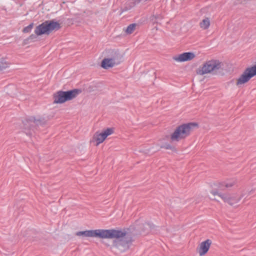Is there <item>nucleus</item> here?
Masks as SVG:
<instances>
[{
  "mask_svg": "<svg viewBox=\"0 0 256 256\" xmlns=\"http://www.w3.org/2000/svg\"><path fill=\"white\" fill-rule=\"evenodd\" d=\"M161 148H164L166 150H173L174 148V146L168 143L164 144L161 146Z\"/></svg>",
  "mask_w": 256,
  "mask_h": 256,
  "instance_id": "21",
  "label": "nucleus"
},
{
  "mask_svg": "<svg viewBox=\"0 0 256 256\" xmlns=\"http://www.w3.org/2000/svg\"><path fill=\"white\" fill-rule=\"evenodd\" d=\"M94 139L96 141V145H98L102 143L105 140L106 138L102 132L98 133L97 132L94 135Z\"/></svg>",
  "mask_w": 256,
  "mask_h": 256,
  "instance_id": "14",
  "label": "nucleus"
},
{
  "mask_svg": "<svg viewBox=\"0 0 256 256\" xmlns=\"http://www.w3.org/2000/svg\"><path fill=\"white\" fill-rule=\"evenodd\" d=\"M136 26V24H130L126 28L125 32L128 34H131L134 30Z\"/></svg>",
  "mask_w": 256,
  "mask_h": 256,
  "instance_id": "16",
  "label": "nucleus"
},
{
  "mask_svg": "<svg viewBox=\"0 0 256 256\" xmlns=\"http://www.w3.org/2000/svg\"><path fill=\"white\" fill-rule=\"evenodd\" d=\"M256 75V73L252 66L246 68L242 74L237 80L236 86H240L248 82L252 77Z\"/></svg>",
  "mask_w": 256,
  "mask_h": 256,
  "instance_id": "8",
  "label": "nucleus"
},
{
  "mask_svg": "<svg viewBox=\"0 0 256 256\" xmlns=\"http://www.w3.org/2000/svg\"><path fill=\"white\" fill-rule=\"evenodd\" d=\"M115 62H114L112 60L106 56L104 58L101 62V66L104 69L107 70L110 68H112L115 66H117Z\"/></svg>",
  "mask_w": 256,
  "mask_h": 256,
  "instance_id": "13",
  "label": "nucleus"
},
{
  "mask_svg": "<svg viewBox=\"0 0 256 256\" xmlns=\"http://www.w3.org/2000/svg\"><path fill=\"white\" fill-rule=\"evenodd\" d=\"M8 67V64L6 62V60L2 58L0 59V70L6 69Z\"/></svg>",
  "mask_w": 256,
  "mask_h": 256,
  "instance_id": "19",
  "label": "nucleus"
},
{
  "mask_svg": "<svg viewBox=\"0 0 256 256\" xmlns=\"http://www.w3.org/2000/svg\"><path fill=\"white\" fill-rule=\"evenodd\" d=\"M212 242L210 240L207 239L206 240L200 243L198 250V252L200 256L204 255L208 252Z\"/></svg>",
  "mask_w": 256,
  "mask_h": 256,
  "instance_id": "11",
  "label": "nucleus"
},
{
  "mask_svg": "<svg viewBox=\"0 0 256 256\" xmlns=\"http://www.w3.org/2000/svg\"><path fill=\"white\" fill-rule=\"evenodd\" d=\"M24 126L26 129H31V126L34 124L37 126L44 124V120H36L34 117H30L26 119L23 122Z\"/></svg>",
  "mask_w": 256,
  "mask_h": 256,
  "instance_id": "10",
  "label": "nucleus"
},
{
  "mask_svg": "<svg viewBox=\"0 0 256 256\" xmlns=\"http://www.w3.org/2000/svg\"><path fill=\"white\" fill-rule=\"evenodd\" d=\"M234 185V182H218V184H214L212 186V190L210 191V193L214 196L218 195L220 196L224 202H228L230 205L232 206L238 202L240 198H236V196H230L227 194H223L220 191L224 190L226 188H228Z\"/></svg>",
  "mask_w": 256,
  "mask_h": 256,
  "instance_id": "1",
  "label": "nucleus"
},
{
  "mask_svg": "<svg viewBox=\"0 0 256 256\" xmlns=\"http://www.w3.org/2000/svg\"><path fill=\"white\" fill-rule=\"evenodd\" d=\"M106 54L118 65L122 62V56L118 50H108L106 51Z\"/></svg>",
  "mask_w": 256,
  "mask_h": 256,
  "instance_id": "9",
  "label": "nucleus"
},
{
  "mask_svg": "<svg viewBox=\"0 0 256 256\" xmlns=\"http://www.w3.org/2000/svg\"><path fill=\"white\" fill-rule=\"evenodd\" d=\"M162 18V17L160 14L154 15L150 18L151 20L154 23H158V21L161 20Z\"/></svg>",
  "mask_w": 256,
  "mask_h": 256,
  "instance_id": "18",
  "label": "nucleus"
},
{
  "mask_svg": "<svg viewBox=\"0 0 256 256\" xmlns=\"http://www.w3.org/2000/svg\"><path fill=\"white\" fill-rule=\"evenodd\" d=\"M222 67V63L218 60H210L206 62L202 68L196 70V73L200 75H204L211 72H216Z\"/></svg>",
  "mask_w": 256,
  "mask_h": 256,
  "instance_id": "7",
  "label": "nucleus"
},
{
  "mask_svg": "<svg viewBox=\"0 0 256 256\" xmlns=\"http://www.w3.org/2000/svg\"><path fill=\"white\" fill-rule=\"evenodd\" d=\"M198 126L196 122L184 124L178 126L170 136L172 142H178L188 136L194 128Z\"/></svg>",
  "mask_w": 256,
  "mask_h": 256,
  "instance_id": "3",
  "label": "nucleus"
},
{
  "mask_svg": "<svg viewBox=\"0 0 256 256\" xmlns=\"http://www.w3.org/2000/svg\"><path fill=\"white\" fill-rule=\"evenodd\" d=\"M115 233L116 232L111 230L98 229L78 232H76V235L78 236H83L86 237L98 238L104 239V238L114 237L115 236Z\"/></svg>",
  "mask_w": 256,
  "mask_h": 256,
  "instance_id": "5",
  "label": "nucleus"
},
{
  "mask_svg": "<svg viewBox=\"0 0 256 256\" xmlns=\"http://www.w3.org/2000/svg\"><path fill=\"white\" fill-rule=\"evenodd\" d=\"M34 26V23L30 24L28 26H26L24 28L22 32L24 33H28L30 32Z\"/></svg>",
  "mask_w": 256,
  "mask_h": 256,
  "instance_id": "20",
  "label": "nucleus"
},
{
  "mask_svg": "<svg viewBox=\"0 0 256 256\" xmlns=\"http://www.w3.org/2000/svg\"><path fill=\"white\" fill-rule=\"evenodd\" d=\"M108 230H113L115 233V236L112 238H107L108 239L115 238L113 241V246L120 248L122 247L124 248H128L132 242L131 238L126 236V232H123L120 230L108 229Z\"/></svg>",
  "mask_w": 256,
  "mask_h": 256,
  "instance_id": "4",
  "label": "nucleus"
},
{
  "mask_svg": "<svg viewBox=\"0 0 256 256\" xmlns=\"http://www.w3.org/2000/svg\"><path fill=\"white\" fill-rule=\"evenodd\" d=\"M60 27V24L54 20H46L36 26L34 30L36 35L34 34H31L28 39H35L36 38V36H41L44 34H49L53 30H58Z\"/></svg>",
  "mask_w": 256,
  "mask_h": 256,
  "instance_id": "2",
  "label": "nucleus"
},
{
  "mask_svg": "<svg viewBox=\"0 0 256 256\" xmlns=\"http://www.w3.org/2000/svg\"><path fill=\"white\" fill-rule=\"evenodd\" d=\"M200 27L203 30L208 29L210 26V20L208 18H206L200 24Z\"/></svg>",
  "mask_w": 256,
  "mask_h": 256,
  "instance_id": "15",
  "label": "nucleus"
},
{
  "mask_svg": "<svg viewBox=\"0 0 256 256\" xmlns=\"http://www.w3.org/2000/svg\"><path fill=\"white\" fill-rule=\"evenodd\" d=\"M195 56L194 54L191 52H184L177 57H174V59L177 62H184L190 60Z\"/></svg>",
  "mask_w": 256,
  "mask_h": 256,
  "instance_id": "12",
  "label": "nucleus"
},
{
  "mask_svg": "<svg viewBox=\"0 0 256 256\" xmlns=\"http://www.w3.org/2000/svg\"><path fill=\"white\" fill-rule=\"evenodd\" d=\"M102 132L106 138L108 136L113 134L114 129L113 128H108Z\"/></svg>",
  "mask_w": 256,
  "mask_h": 256,
  "instance_id": "17",
  "label": "nucleus"
},
{
  "mask_svg": "<svg viewBox=\"0 0 256 256\" xmlns=\"http://www.w3.org/2000/svg\"><path fill=\"white\" fill-rule=\"evenodd\" d=\"M82 92L80 89H74L66 92L58 91L54 95V103L62 104L76 98Z\"/></svg>",
  "mask_w": 256,
  "mask_h": 256,
  "instance_id": "6",
  "label": "nucleus"
},
{
  "mask_svg": "<svg viewBox=\"0 0 256 256\" xmlns=\"http://www.w3.org/2000/svg\"><path fill=\"white\" fill-rule=\"evenodd\" d=\"M142 0H134V3L138 4Z\"/></svg>",
  "mask_w": 256,
  "mask_h": 256,
  "instance_id": "22",
  "label": "nucleus"
}]
</instances>
